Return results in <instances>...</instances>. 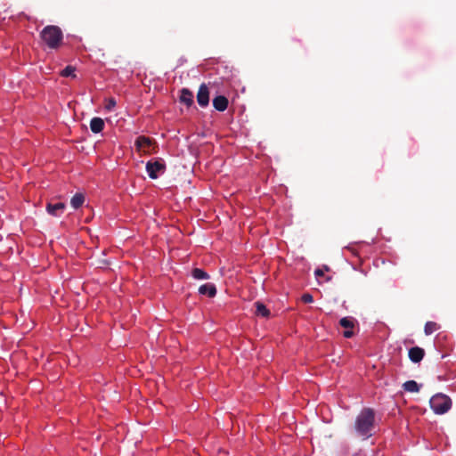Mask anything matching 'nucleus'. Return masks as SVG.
I'll list each match as a JSON object with an SVG mask.
<instances>
[{"label": "nucleus", "mask_w": 456, "mask_h": 456, "mask_svg": "<svg viewBox=\"0 0 456 456\" xmlns=\"http://www.w3.org/2000/svg\"><path fill=\"white\" fill-rule=\"evenodd\" d=\"M40 37L50 49H57L62 43L63 33L58 26L48 25L40 32Z\"/></svg>", "instance_id": "nucleus-2"}, {"label": "nucleus", "mask_w": 456, "mask_h": 456, "mask_svg": "<svg viewBox=\"0 0 456 456\" xmlns=\"http://www.w3.org/2000/svg\"><path fill=\"white\" fill-rule=\"evenodd\" d=\"M256 306V315L268 318L271 314L270 311L267 309V307L260 301H256L255 303Z\"/></svg>", "instance_id": "nucleus-14"}, {"label": "nucleus", "mask_w": 456, "mask_h": 456, "mask_svg": "<svg viewBox=\"0 0 456 456\" xmlns=\"http://www.w3.org/2000/svg\"><path fill=\"white\" fill-rule=\"evenodd\" d=\"M439 325L435 322H427L424 327V332L426 335H430L439 329Z\"/></svg>", "instance_id": "nucleus-18"}, {"label": "nucleus", "mask_w": 456, "mask_h": 456, "mask_svg": "<svg viewBox=\"0 0 456 456\" xmlns=\"http://www.w3.org/2000/svg\"><path fill=\"white\" fill-rule=\"evenodd\" d=\"M429 404L436 414H444L450 410L452 402L447 395L437 394L431 397Z\"/></svg>", "instance_id": "nucleus-3"}, {"label": "nucleus", "mask_w": 456, "mask_h": 456, "mask_svg": "<svg viewBox=\"0 0 456 456\" xmlns=\"http://www.w3.org/2000/svg\"><path fill=\"white\" fill-rule=\"evenodd\" d=\"M191 276L196 280H208L209 274L200 268H194L191 271Z\"/></svg>", "instance_id": "nucleus-17"}, {"label": "nucleus", "mask_w": 456, "mask_h": 456, "mask_svg": "<svg viewBox=\"0 0 456 456\" xmlns=\"http://www.w3.org/2000/svg\"><path fill=\"white\" fill-rule=\"evenodd\" d=\"M329 270H330V268L327 265H325L323 269H320V268L316 269L314 271V274L316 277H322L324 275V271H329Z\"/></svg>", "instance_id": "nucleus-21"}, {"label": "nucleus", "mask_w": 456, "mask_h": 456, "mask_svg": "<svg viewBox=\"0 0 456 456\" xmlns=\"http://www.w3.org/2000/svg\"><path fill=\"white\" fill-rule=\"evenodd\" d=\"M375 428V412L370 408H363L356 416L354 429L355 434L363 440L372 436Z\"/></svg>", "instance_id": "nucleus-1"}, {"label": "nucleus", "mask_w": 456, "mask_h": 456, "mask_svg": "<svg viewBox=\"0 0 456 456\" xmlns=\"http://www.w3.org/2000/svg\"><path fill=\"white\" fill-rule=\"evenodd\" d=\"M74 72H75L74 67L67 66L63 70H61V75L65 77H70V76L75 77Z\"/></svg>", "instance_id": "nucleus-19"}, {"label": "nucleus", "mask_w": 456, "mask_h": 456, "mask_svg": "<svg viewBox=\"0 0 456 456\" xmlns=\"http://www.w3.org/2000/svg\"><path fill=\"white\" fill-rule=\"evenodd\" d=\"M197 102L200 106L207 107L209 102V91L208 86L205 84H201L198 94H197Z\"/></svg>", "instance_id": "nucleus-7"}, {"label": "nucleus", "mask_w": 456, "mask_h": 456, "mask_svg": "<svg viewBox=\"0 0 456 456\" xmlns=\"http://www.w3.org/2000/svg\"><path fill=\"white\" fill-rule=\"evenodd\" d=\"M116 106V101L113 99V98H110L109 99L105 108L108 110H112L114 107Z\"/></svg>", "instance_id": "nucleus-22"}, {"label": "nucleus", "mask_w": 456, "mask_h": 456, "mask_svg": "<svg viewBox=\"0 0 456 456\" xmlns=\"http://www.w3.org/2000/svg\"><path fill=\"white\" fill-rule=\"evenodd\" d=\"M104 128V121L102 118L95 117L90 121V129L93 133L98 134Z\"/></svg>", "instance_id": "nucleus-13"}, {"label": "nucleus", "mask_w": 456, "mask_h": 456, "mask_svg": "<svg viewBox=\"0 0 456 456\" xmlns=\"http://www.w3.org/2000/svg\"><path fill=\"white\" fill-rule=\"evenodd\" d=\"M135 147L138 151L144 153H151L156 148V143L151 138L141 135L138 136L134 142Z\"/></svg>", "instance_id": "nucleus-5"}, {"label": "nucleus", "mask_w": 456, "mask_h": 456, "mask_svg": "<svg viewBox=\"0 0 456 456\" xmlns=\"http://www.w3.org/2000/svg\"><path fill=\"white\" fill-rule=\"evenodd\" d=\"M199 293L208 297H214L216 295V288L213 283H206L200 286Z\"/></svg>", "instance_id": "nucleus-10"}, {"label": "nucleus", "mask_w": 456, "mask_h": 456, "mask_svg": "<svg viewBox=\"0 0 456 456\" xmlns=\"http://www.w3.org/2000/svg\"><path fill=\"white\" fill-rule=\"evenodd\" d=\"M301 300L305 303V304H308V303H312L314 301V297L311 294L309 293H305L302 297H301Z\"/></svg>", "instance_id": "nucleus-20"}, {"label": "nucleus", "mask_w": 456, "mask_h": 456, "mask_svg": "<svg viewBox=\"0 0 456 456\" xmlns=\"http://www.w3.org/2000/svg\"><path fill=\"white\" fill-rule=\"evenodd\" d=\"M403 387L407 392L417 393L419 391V385L415 380H408L403 383Z\"/></svg>", "instance_id": "nucleus-16"}, {"label": "nucleus", "mask_w": 456, "mask_h": 456, "mask_svg": "<svg viewBox=\"0 0 456 456\" xmlns=\"http://www.w3.org/2000/svg\"><path fill=\"white\" fill-rule=\"evenodd\" d=\"M228 99L224 95H218L213 99V106L218 111H224L228 107Z\"/></svg>", "instance_id": "nucleus-11"}, {"label": "nucleus", "mask_w": 456, "mask_h": 456, "mask_svg": "<svg viewBox=\"0 0 456 456\" xmlns=\"http://www.w3.org/2000/svg\"><path fill=\"white\" fill-rule=\"evenodd\" d=\"M65 208L66 206L62 202L48 203L46 205V211L51 216H60L63 213Z\"/></svg>", "instance_id": "nucleus-9"}, {"label": "nucleus", "mask_w": 456, "mask_h": 456, "mask_svg": "<svg viewBox=\"0 0 456 456\" xmlns=\"http://www.w3.org/2000/svg\"><path fill=\"white\" fill-rule=\"evenodd\" d=\"M165 168V164L159 160H156L154 162L148 161L146 164V171L151 179H156L159 173H163Z\"/></svg>", "instance_id": "nucleus-6"}, {"label": "nucleus", "mask_w": 456, "mask_h": 456, "mask_svg": "<svg viewBox=\"0 0 456 456\" xmlns=\"http://www.w3.org/2000/svg\"><path fill=\"white\" fill-rule=\"evenodd\" d=\"M408 356L412 362L418 363L424 358L425 350L419 346H413L410 348Z\"/></svg>", "instance_id": "nucleus-8"}, {"label": "nucleus", "mask_w": 456, "mask_h": 456, "mask_svg": "<svg viewBox=\"0 0 456 456\" xmlns=\"http://www.w3.org/2000/svg\"><path fill=\"white\" fill-rule=\"evenodd\" d=\"M339 324L344 328L343 336L351 338L354 336V328L358 324L357 321L351 316L343 317L339 321Z\"/></svg>", "instance_id": "nucleus-4"}, {"label": "nucleus", "mask_w": 456, "mask_h": 456, "mask_svg": "<svg viewBox=\"0 0 456 456\" xmlns=\"http://www.w3.org/2000/svg\"><path fill=\"white\" fill-rule=\"evenodd\" d=\"M85 202V196L82 193H76L70 200V205L75 209L79 208Z\"/></svg>", "instance_id": "nucleus-15"}, {"label": "nucleus", "mask_w": 456, "mask_h": 456, "mask_svg": "<svg viewBox=\"0 0 456 456\" xmlns=\"http://www.w3.org/2000/svg\"><path fill=\"white\" fill-rule=\"evenodd\" d=\"M180 102L190 107L193 104V94L188 88H183L180 94Z\"/></svg>", "instance_id": "nucleus-12"}]
</instances>
